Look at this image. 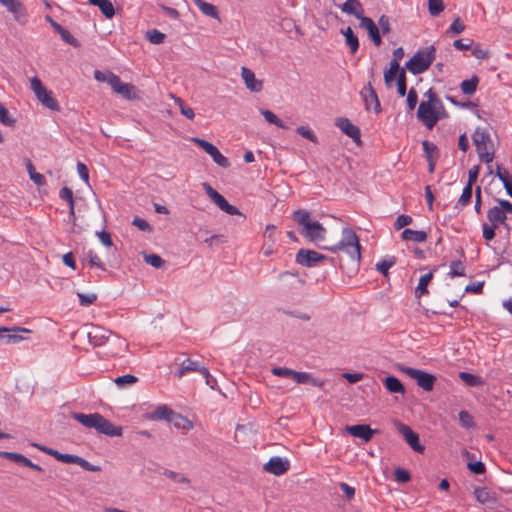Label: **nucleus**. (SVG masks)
Instances as JSON below:
<instances>
[{
    "instance_id": "obj_64",
    "label": "nucleus",
    "mask_w": 512,
    "mask_h": 512,
    "mask_svg": "<svg viewBox=\"0 0 512 512\" xmlns=\"http://www.w3.org/2000/svg\"><path fill=\"white\" fill-rule=\"evenodd\" d=\"M407 106L410 111L414 110L418 102V95L414 88H411L407 95Z\"/></svg>"
},
{
    "instance_id": "obj_45",
    "label": "nucleus",
    "mask_w": 512,
    "mask_h": 512,
    "mask_svg": "<svg viewBox=\"0 0 512 512\" xmlns=\"http://www.w3.org/2000/svg\"><path fill=\"white\" fill-rule=\"evenodd\" d=\"M261 114L268 123L273 124L279 128H285L283 121L279 119L272 111L262 109Z\"/></svg>"
},
{
    "instance_id": "obj_55",
    "label": "nucleus",
    "mask_w": 512,
    "mask_h": 512,
    "mask_svg": "<svg viewBox=\"0 0 512 512\" xmlns=\"http://www.w3.org/2000/svg\"><path fill=\"white\" fill-rule=\"evenodd\" d=\"M0 122L6 126H13L15 120L10 118L7 108L0 103Z\"/></svg>"
},
{
    "instance_id": "obj_4",
    "label": "nucleus",
    "mask_w": 512,
    "mask_h": 512,
    "mask_svg": "<svg viewBox=\"0 0 512 512\" xmlns=\"http://www.w3.org/2000/svg\"><path fill=\"white\" fill-rule=\"evenodd\" d=\"M88 339L90 344L95 347L110 344L112 347L108 350V353L112 356L119 354L127 346L123 339L102 327H93L88 332Z\"/></svg>"
},
{
    "instance_id": "obj_33",
    "label": "nucleus",
    "mask_w": 512,
    "mask_h": 512,
    "mask_svg": "<svg viewBox=\"0 0 512 512\" xmlns=\"http://www.w3.org/2000/svg\"><path fill=\"white\" fill-rule=\"evenodd\" d=\"M198 9L206 16L214 19H219V12L215 5L205 2L203 0H192Z\"/></svg>"
},
{
    "instance_id": "obj_11",
    "label": "nucleus",
    "mask_w": 512,
    "mask_h": 512,
    "mask_svg": "<svg viewBox=\"0 0 512 512\" xmlns=\"http://www.w3.org/2000/svg\"><path fill=\"white\" fill-rule=\"evenodd\" d=\"M280 232L276 226L268 224L263 233L262 253L265 257H269L277 252Z\"/></svg>"
},
{
    "instance_id": "obj_9",
    "label": "nucleus",
    "mask_w": 512,
    "mask_h": 512,
    "mask_svg": "<svg viewBox=\"0 0 512 512\" xmlns=\"http://www.w3.org/2000/svg\"><path fill=\"white\" fill-rule=\"evenodd\" d=\"M271 372L274 376L292 379L297 384L310 383L313 386L318 387L323 385L322 382L312 378V376L307 372H298L286 367H274L271 369Z\"/></svg>"
},
{
    "instance_id": "obj_22",
    "label": "nucleus",
    "mask_w": 512,
    "mask_h": 512,
    "mask_svg": "<svg viewBox=\"0 0 512 512\" xmlns=\"http://www.w3.org/2000/svg\"><path fill=\"white\" fill-rule=\"evenodd\" d=\"M399 432L405 438L408 445L416 452L423 453L425 447L420 444L419 435L414 432L409 426L400 424Z\"/></svg>"
},
{
    "instance_id": "obj_17",
    "label": "nucleus",
    "mask_w": 512,
    "mask_h": 512,
    "mask_svg": "<svg viewBox=\"0 0 512 512\" xmlns=\"http://www.w3.org/2000/svg\"><path fill=\"white\" fill-rule=\"evenodd\" d=\"M502 200H498L499 205L491 207L487 211V218L490 224H492L494 227H499L500 225H506V219L508 211L504 208L502 204Z\"/></svg>"
},
{
    "instance_id": "obj_1",
    "label": "nucleus",
    "mask_w": 512,
    "mask_h": 512,
    "mask_svg": "<svg viewBox=\"0 0 512 512\" xmlns=\"http://www.w3.org/2000/svg\"><path fill=\"white\" fill-rule=\"evenodd\" d=\"M322 249L336 253L342 251L350 259L359 264L361 259V245L357 234L349 227H345L341 232V240L330 245L322 246Z\"/></svg>"
},
{
    "instance_id": "obj_53",
    "label": "nucleus",
    "mask_w": 512,
    "mask_h": 512,
    "mask_svg": "<svg viewBox=\"0 0 512 512\" xmlns=\"http://www.w3.org/2000/svg\"><path fill=\"white\" fill-rule=\"evenodd\" d=\"M296 132L301 135L302 137L310 140L311 142L313 143H317V137L315 135V133L309 129L308 127L306 126H300L296 129Z\"/></svg>"
},
{
    "instance_id": "obj_57",
    "label": "nucleus",
    "mask_w": 512,
    "mask_h": 512,
    "mask_svg": "<svg viewBox=\"0 0 512 512\" xmlns=\"http://www.w3.org/2000/svg\"><path fill=\"white\" fill-rule=\"evenodd\" d=\"M397 91L401 97L405 96L406 94V75L404 70H401L398 75Z\"/></svg>"
},
{
    "instance_id": "obj_37",
    "label": "nucleus",
    "mask_w": 512,
    "mask_h": 512,
    "mask_svg": "<svg viewBox=\"0 0 512 512\" xmlns=\"http://www.w3.org/2000/svg\"><path fill=\"white\" fill-rule=\"evenodd\" d=\"M478 84H479L478 76L473 75L470 79H466L461 82L460 89L463 94L470 96L476 92Z\"/></svg>"
},
{
    "instance_id": "obj_23",
    "label": "nucleus",
    "mask_w": 512,
    "mask_h": 512,
    "mask_svg": "<svg viewBox=\"0 0 512 512\" xmlns=\"http://www.w3.org/2000/svg\"><path fill=\"white\" fill-rule=\"evenodd\" d=\"M360 27L367 31L375 46L379 47L382 44L379 28L371 18L366 16L361 18Z\"/></svg>"
},
{
    "instance_id": "obj_21",
    "label": "nucleus",
    "mask_w": 512,
    "mask_h": 512,
    "mask_svg": "<svg viewBox=\"0 0 512 512\" xmlns=\"http://www.w3.org/2000/svg\"><path fill=\"white\" fill-rule=\"evenodd\" d=\"M241 77L245 84V87L251 92L258 93L263 89V80L257 79L255 73L247 68H241Z\"/></svg>"
},
{
    "instance_id": "obj_59",
    "label": "nucleus",
    "mask_w": 512,
    "mask_h": 512,
    "mask_svg": "<svg viewBox=\"0 0 512 512\" xmlns=\"http://www.w3.org/2000/svg\"><path fill=\"white\" fill-rule=\"evenodd\" d=\"M412 221L413 219L411 216L402 214L396 218L394 227L396 230H400L403 227L410 225Z\"/></svg>"
},
{
    "instance_id": "obj_35",
    "label": "nucleus",
    "mask_w": 512,
    "mask_h": 512,
    "mask_svg": "<svg viewBox=\"0 0 512 512\" xmlns=\"http://www.w3.org/2000/svg\"><path fill=\"white\" fill-rule=\"evenodd\" d=\"M496 176L503 183L507 194L512 197V175L506 169H503L498 165L496 169Z\"/></svg>"
},
{
    "instance_id": "obj_49",
    "label": "nucleus",
    "mask_w": 512,
    "mask_h": 512,
    "mask_svg": "<svg viewBox=\"0 0 512 512\" xmlns=\"http://www.w3.org/2000/svg\"><path fill=\"white\" fill-rule=\"evenodd\" d=\"M146 37L152 44H161L165 39V34L157 29H152L146 33Z\"/></svg>"
},
{
    "instance_id": "obj_27",
    "label": "nucleus",
    "mask_w": 512,
    "mask_h": 512,
    "mask_svg": "<svg viewBox=\"0 0 512 512\" xmlns=\"http://www.w3.org/2000/svg\"><path fill=\"white\" fill-rule=\"evenodd\" d=\"M341 10L344 13L354 15L359 20L364 17L362 4L358 0H347L341 6Z\"/></svg>"
},
{
    "instance_id": "obj_39",
    "label": "nucleus",
    "mask_w": 512,
    "mask_h": 512,
    "mask_svg": "<svg viewBox=\"0 0 512 512\" xmlns=\"http://www.w3.org/2000/svg\"><path fill=\"white\" fill-rule=\"evenodd\" d=\"M400 66L396 62H390V67L384 72V80L387 86H391L395 78H398L400 73Z\"/></svg>"
},
{
    "instance_id": "obj_36",
    "label": "nucleus",
    "mask_w": 512,
    "mask_h": 512,
    "mask_svg": "<svg viewBox=\"0 0 512 512\" xmlns=\"http://www.w3.org/2000/svg\"><path fill=\"white\" fill-rule=\"evenodd\" d=\"M341 33L345 37L346 45L349 46L350 52L355 54L359 48V40L357 36L353 33L351 27H347L345 30H342Z\"/></svg>"
},
{
    "instance_id": "obj_14",
    "label": "nucleus",
    "mask_w": 512,
    "mask_h": 512,
    "mask_svg": "<svg viewBox=\"0 0 512 512\" xmlns=\"http://www.w3.org/2000/svg\"><path fill=\"white\" fill-rule=\"evenodd\" d=\"M192 142L197 144L200 148H202L208 155L211 156L213 161L223 168H228L230 166V162L227 157L221 154L216 146L209 143L208 141L194 137L192 138Z\"/></svg>"
},
{
    "instance_id": "obj_38",
    "label": "nucleus",
    "mask_w": 512,
    "mask_h": 512,
    "mask_svg": "<svg viewBox=\"0 0 512 512\" xmlns=\"http://www.w3.org/2000/svg\"><path fill=\"white\" fill-rule=\"evenodd\" d=\"M432 278H433L432 272H428V273L424 274L423 276H421L418 286L415 289L416 297L420 298L422 295L428 293L427 287H428L429 283L431 282Z\"/></svg>"
},
{
    "instance_id": "obj_24",
    "label": "nucleus",
    "mask_w": 512,
    "mask_h": 512,
    "mask_svg": "<svg viewBox=\"0 0 512 512\" xmlns=\"http://www.w3.org/2000/svg\"><path fill=\"white\" fill-rule=\"evenodd\" d=\"M346 431L357 438L364 440L365 442H369L374 434H376V430H373L369 425L366 424H358L347 426Z\"/></svg>"
},
{
    "instance_id": "obj_15",
    "label": "nucleus",
    "mask_w": 512,
    "mask_h": 512,
    "mask_svg": "<svg viewBox=\"0 0 512 512\" xmlns=\"http://www.w3.org/2000/svg\"><path fill=\"white\" fill-rule=\"evenodd\" d=\"M325 259V255L309 249H300L296 254V263L305 267L315 266Z\"/></svg>"
},
{
    "instance_id": "obj_31",
    "label": "nucleus",
    "mask_w": 512,
    "mask_h": 512,
    "mask_svg": "<svg viewBox=\"0 0 512 512\" xmlns=\"http://www.w3.org/2000/svg\"><path fill=\"white\" fill-rule=\"evenodd\" d=\"M89 4L97 6L102 14L111 19L115 15V9L110 0H88Z\"/></svg>"
},
{
    "instance_id": "obj_5",
    "label": "nucleus",
    "mask_w": 512,
    "mask_h": 512,
    "mask_svg": "<svg viewBox=\"0 0 512 512\" xmlns=\"http://www.w3.org/2000/svg\"><path fill=\"white\" fill-rule=\"evenodd\" d=\"M476 151L481 162L489 164L493 161L495 151L489 132L484 128H476L472 135Z\"/></svg>"
},
{
    "instance_id": "obj_44",
    "label": "nucleus",
    "mask_w": 512,
    "mask_h": 512,
    "mask_svg": "<svg viewBox=\"0 0 512 512\" xmlns=\"http://www.w3.org/2000/svg\"><path fill=\"white\" fill-rule=\"evenodd\" d=\"M471 55L477 59L484 60L490 57V51L484 48L480 44L473 45L471 47Z\"/></svg>"
},
{
    "instance_id": "obj_32",
    "label": "nucleus",
    "mask_w": 512,
    "mask_h": 512,
    "mask_svg": "<svg viewBox=\"0 0 512 512\" xmlns=\"http://www.w3.org/2000/svg\"><path fill=\"white\" fill-rule=\"evenodd\" d=\"M204 366L200 364L198 361H192L190 359H186L181 363V367L176 374V377L178 379L182 378L185 373L187 372H201V369H203Z\"/></svg>"
},
{
    "instance_id": "obj_19",
    "label": "nucleus",
    "mask_w": 512,
    "mask_h": 512,
    "mask_svg": "<svg viewBox=\"0 0 512 512\" xmlns=\"http://www.w3.org/2000/svg\"><path fill=\"white\" fill-rule=\"evenodd\" d=\"M335 125L347 136L352 138L355 143L360 144L361 143V133L360 129L350 122L347 118H337Z\"/></svg>"
},
{
    "instance_id": "obj_12",
    "label": "nucleus",
    "mask_w": 512,
    "mask_h": 512,
    "mask_svg": "<svg viewBox=\"0 0 512 512\" xmlns=\"http://www.w3.org/2000/svg\"><path fill=\"white\" fill-rule=\"evenodd\" d=\"M0 4L13 15L14 20L19 25L25 26L28 23V11L20 0H0Z\"/></svg>"
},
{
    "instance_id": "obj_6",
    "label": "nucleus",
    "mask_w": 512,
    "mask_h": 512,
    "mask_svg": "<svg viewBox=\"0 0 512 512\" xmlns=\"http://www.w3.org/2000/svg\"><path fill=\"white\" fill-rule=\"evenodd\" d=\"M446 115L444 105L421 102L417 110V118L427 129L431 130Z\"/></svg>"
},
{
    "instance_id": "obj_46",
    "label": "nucleus",
    "mask_w": 512,
    "mask_h": 512,
    "mask_svg": "<svg viewBox=\"0 0 512 512\" xmlns=\"http://www.w3.org/2000/svg\"><path fill=\"white\" fill-rule=\"evenodd\" d=\"M0 456L17 463H20L22 465H26L28 458L25 457L22 454L15 453V452H6V451H0Z\"/></svg>"
},
{
    "instance_id": "obj_40",
    "label": "nucleus",
    "mask_w": 512,
    "mask_h": 512,
    "mask_svg": "<svg viewBox=\"0 0 512 512\" xmlns=\"http://www.w3.org/2000/svg\"><path fill=\"white\" fill-rule=\"evenodd\" d=\"M86 258L88 260V264L90 267H95L103 271L106 270L104 262L101 260V258L97 255L95 251L89 250L86 253Z\"/></svg>"
},
{
    "instance_id": "obj_7",
    "label": "nucleus",
    "mask_w": 512,
    "mask_h": 512,
    "mask_svg": "<svg viewBox=\"0 0 512 512\" xmlns=\"http://www.w3.org/2000/svg\"><path fill=\"white\" fill-rule=\"evenodd\" d=\"M436 49L429 46L418 50L406 63V68L412 74H420L426 71L435 59Z\"/></svg>"
},
{
    "instance_id": "obj_41",
    "label": "nucleus",
    "mask_w": 512,
    "mask_h": 512,
    "mask_svg": "<svg viewBox=\"0 0 512 512\" xmlns=\"http://www.w3.org/2000/svg\"><path fill=\"white\" fill-rule=\"evenodd\" d=\"M59 197L65 201L68 202L69 205V214L71 216H74L75 210H74V198H73V192L68 187H63L59 192Z\"/></svg>"
},
{
    "instance_id": "obj_13",
    "label": "nucleus",
    "mask_w": 512,
    "mask_h": 512,
    "mask_svg": "<svg viewBox=\"0 0 512 512\" xmlns=\"http://www.w3.org/2000/svg\"><path fill=\"white\" fill-rule=\"evenodd\" d=\"M203 188L208 197L217 205L222 211L229 215H240V211L237 207L228 203V201L217 192L210 184L203 183Z\"/></svg>"
},
{
    "instance_id": "obj_34",
    "label": "nucleus",
    "mask_w": 512,
    "mask_h": 512,
    "mask_svg": "<svg viewBox=\"0 0 512 512\" xmlns=\"http://www.w3.org/2000/svg\"><path fill=\"white\" fill-rule=\"evenodd\" d=\"M383 384H384L385 388L390 393H399V394H404L405 393L404 385L400 382V380L398 378H396L394 376L386 377L383 380Z\"/></svg>"
},
{
    "instance_id": "obj_52",
    "label": "nucleus",
    "mask_w": 512,
    "mask_h": 512,
    "mask_svg": "<svg viewBox=\"0 0 512 512\" xmlns=\"http://www.w3.org/2000/svg\"><path fill=\"white\" fill-rule=\"evenodd\" d=\"M58 33L60 34L63 41H65L66 43L74 47H77L79 45L78 41L71 35V33L67 29L59 27Z\"/></svg>"
},
{
    "instance_id": "obj_47",
    "label": "nucleus",
    "mask_w": 512,
    "mask_h": 512,
    "mask_svg": "<svg viewBox=\"0 0 512 512\" xmlns=\"http://www.w3.org/2000/svg\"><path fill=\"white\" fill-rule=\"evenodd\" d=\"M444 9L442 0H428V10L431 16H438Z\"/></svg>"
},
{
    "instance_id": "obj_20",
    "label": "nucleus",
    "mask_w": 512,
    "mask_h": 512,
    "mask_svg": "<svg viewBox=\"0 0 512 512\" xmlns=\"http://www.w3.org/2000/svg\"><path fill=\"white\" fill-rule=\"evenodd\" d=\"M290 467L289 461L281 457L275 456L269 459L264 465V470L276 476L285 474Z\"/></svg>"
},
{
    "instance_id": "obj_16",
    "label": "nucleus",
    "mask_w": 512,
    "mask_h": 512,
    "mask_svg": "<svg viewBox=\"0 0 512 512\" xmlns=\"http://www.w3.org/2000/svg\"><path fill=\"white\" fill-rule=\"evenodd\" d=\"M110 80V87L115 93L128 100L137 98L135 87L132 84L122 82L118 75L111 76Z\"/></svg>"
},
{
    "instance_id": "obj_61",
    "label": "nucleus",
    "mask_w": 512,
    "mask_h": 512,
    "mask_svg": "<svg viewBox=\"0 0 512 512\" xmlns=\"http://www.w3.org/2000/svg\"><path fill=\"white\" fill-rule=\"evenodd\" d=\"M424 97L427 98V100H423V102L436 105H443L441 99L437 96L436 92L432 88L428 89L425 92Z\"/></svg>"
},
{
    "instance_id": "obj_2",
    "label": "nucleus",
    "mask_w": 512,
    "mask_h": 512,
    "mask_svg": "<svg viewBox=\"0 0 512 512\" xmlns=\"http://www.w3.org/2000/svg\"><path fill=\"white\" fill-rule=\"evenodd\" d=\"M293 219L299 224V233L310 242L319 243L325 240L326 229L318 221L311 220L310 213L297 210Z\"/></svg>"
},
{
    "instance_id": "obj_54",
    "label": "nucleus",
    "mask_w": 512,
    "mask_h": 512,
    "mask_svg": "<svg viewBox=\"0 0 512 512\" xmlns=\"http://www.w3.org/2000/svg\"><path fill=\"white\" fill-rule=\"evenodd\" d=\"M77 296L80 301V305L83 307H87L91 304H93L97 300V295L94 293L91 294H84V293H77Z\"/></svg>"
},
{
    "instance_id": "obj_10",
    "label": "nucleus",
    "mask_w": 512,
    "mask_h": 512,
    "mask_svg": "<svg viewBox=\"0 0 512 512\" xmlns=\"http://www.w3.org/2000/svg\"><path fill=\"white\" fill-rule=\"evenodd\" d=\"M399 369L411 379H414L417 382V385L423 390L429 392L433 389L436 381V377L434 375L408 366H400Z\"/></svg>"
},
{
    "instance_id": "obj_60",
    "label": "nucleus",
    "mask_w": 512,
    "mask_h": 512,
    "mask_svg": "<svg viewBox=\"0 0 512 512\" xmlns=\"http://www.w3.org/2000/svg\"><path fill=\"white\" fill-rule=\"evenodd\" d=\"M459 421L463 427L471 428L474 425L473 417L467 411H461L459 413Z\"/></svg>"
},
{
    "instance_id": "obj_48",
    "label": "nucleus",
    "mask_w": 512,
    "mask_h": 512,
    "mask_svg": "<svg viewBox=\"0 0 512 512\" xmlns=\"http://www.w3.org/2000/svg\"><path fill=\"white\" fill-rule=\"evenodd\" d=\"M472 187L473 186H469V185H466L464 187L462 194L457 201L458 206L465 207L470 203L471 198H472V191H473Z\"/></svg>"
},
{
    "instance_id": "obj_56",
    "label": "nucleus",
    "mask_w": 512,
    "mask_h": 512,
    "mask_svg": "<svg viewBox=\"0 0 512 512\" xmlns=\"http://www.w3.org/2000/svg\"><path fill=\"white\" fill-rule=\"evenodd\" d=\"M176 103L179 106L181 114L184 115L186 118L192 120L195 117L193 109L191 107L186 106L182 99L177 98Z\"/></svg>"
},
{
    "instance_id": "obj_62",
    "label": "nucleus",
    "mask_w": 512,
    "mask_h": 512,
    "mask_svg": "<svg viewBox=\"0 0 512 512\" xmlns=\"http://www.w3.org/2000/svg\"><path fill=\"white\" fill-rule=\"evenodd\" d=\"M459 376L469 386H477L480 384L479 378L468 372H461Z\"/></svg>"
},
{
    "instance_id": "obj_3",
    "label": "nucleus",
    "mask_w": 512,
    "mask_h": 512,
    "mask_svg": "<svg viewBox=\"0 0 512 512\" xmlns=\"http://www.w3.org/2000/svg\"><path fill=\"white\" fill-rule=\"evenodd\" d=\"M73 419L87 428H94L97 432L107 436H121L122 427L113 425L99 413H74Z\"/></svg>"
},
{
    "instance_id": "obj_28",
    "label": "nucleus",
    "mask_w": 512,
    "mask_h": 512,
    "mask_svg": "<svg viewBox=\"0 0 512 512\" xmlns=\"http://www.w3.org/2000/svg\"><path fill=\"white\" fill-rule=\"evenodd\" d=\"M174 411L166 405L158 406L154 411L146 415L149 420H166L170 422Z\"/></svg>"
},
{
    "instance_id": "obj_58",
    "label": "nucleus",
    "mask_w": 512,
    "mask_h": 512,
    "mask_svg": "<svg viewBox=\"0 0 512 512\" xmlns=\"http://www.w3.org/2000/svg\"><path fill=\"white\" fill-rule=\"evenodd\" d=\"M465 30L464 23L460 20L459 17H457L453 23L450 25L449 29L447 30V33L450 34H460Z\"/></svg>"
},
{
    "instance_id": "obj_43",
    "label": "nucleus",
    "mask_w": 512,
    "mask_h": 512,
    "mask_svg": "<svg viewBox=\"0 0 512 512\" xmlns=\"http://www.w3.org/2000/svg\"><path fill=\"white\" fill-rule=\"evenodd\" d=\"M396 263L395 257H387L376 264V269L383 275H387L389 269Z\"/></svg>"
},
{
    "instance_id": "obj_25",
    "label": "nucleus",
    "mask_w": 512,
    "mask_h": 512,
    "mask_svg": "<svg viewBox=\"0 0 512 512\" xmlns=\"http://www.w3.org/2000/svg\"><path fill=\"white\" fill-rule=\"evenodd\" d=\"M34 447L39 449L40 451L54 457L57 461L67 464H77L78 456L72 455V454H64L60 453L57 450H54L52 448L40 445V444H33Z\"/></svg>"
},
{
    "instance_id": "obj_51",
    "label": "nucleus",
    "mask_w": 512,
    "mask_h": 512,
    "mask_svg": "<svg viewBox=\"0 0 512 512\" xmlns=\"http://www.w3.org/2000/svg\"><path fill=\"white\" fill-rule=\"evenodd\" d=\"M144 261L155 268H160L164 264V260L157 254L145 255Z\"/></svg>"
},
{
    "instance_id": "obj_42",
    "label": "nucleus",
    "mask_w": 512,
    "mask_h": 512,
    "mask_svg": "<svg viewBox=\"0 0 512 512\" xmlns=\"http://www.w3.org/2000/svg\"><path fill=\"white\" fill-rule=\"evenodd\" d=\"M422 147L427 160L438 158V149L434 143L425 140L422 142Z\"/></svg>"
},
{
    "instance_id": "obj_29",
    "label": "nucleus",
    "mask_w": 512,
    "mask_h": 512,
    "mask_svg": "<svg viewBox=\"0 0 512 512\" xmlns=\"http://www.w3.org/2000/svg\"><path fill=\"white\" fill-rule=\"evenodd\" d=\"M401 237L405 241L422 243V242L426 241L427 233L422 230H412V229L406 228L403 230Z\"/></svg>"
},
{
    "instance_id": "obj_26",
    "label": "nucleus",
    "mask_w": 512,
    "mask_h": 512,
    "mask_svg": "<svg viewBox=\"0 0 512 512\" xmlns=\"http://www.w3.org/2000/svg\"><path fill=\"white\" fill-rule=\"evenodd\" d=\"M16 332L29 333L30 330L14 326L12 328L0 327V337L6 341V343H18L23 340V337L15 334Z\"/></svg>"
},
{
    "instance_id": "obj_50",
    "label": "nucleus",
    "mask_w": 512,
    "mask_h": 512,
    "mask_svg": "<svg viewBox=\"0 0 512 512\" xmlns=\"http://www.w3.org/2000/svg\"><path fill=\"white\" fill-rule=\"evenodd\" d=\"M449 275L451 277L464 276L465 268L461 261H453L450 265Z\"/></svg>"
},
{
    "instance_id": "obj_18",
    "label": "nucleus",
    "mask_w": 512,
    "mask_h": 512,
    "mask_svg": "<svg viewBox=\"0 0 512 512\" xmlns=\"http://www.w3.org/2000/svg\"><path fill=\"white\" fill-rule=\"evenodd\" d=\"M361 95L363 97L366 110L373 111L375 113L381 112V105L378 96L370 84L362 89Z\"/></svg>"
},
{
    "instance_id": "obj_30",
    "label": "nucleus",
    "mask_w": 512,
    "mask_h": 512,
    "mask_svg": "<svg viewBox=\"0 0 512 512\" xmlns=\"http://www.w3.org/2000/svg\"><path fill=\"white\" fill-rule=\"evenodd\" d=\"M170 423H172L176 429L183 431H189L194 427L192 421H190L187 417L176 412H174L172 417L170 418Z\"/></svg>"
},
{
    "instance_id": "obj_63",
    "label": "nucleus",
    "mask_w": 512,
    "mask_h": 512,
    "mask_svg": "<svg viewBox=\"0 0 512 512\" xmlns=\"http://www.w3.org/2000/svg\"><path fill=\"white\" fill-rule=\"evenodd\" d=\"M395 479L398 482L406 483L411 479L410 473L403 468H396L394 471Z\"/></svg>"
},
{
    "instance_id": "obj_8",
    "label": "nucleus",
    "mask_w": 512,
    "mask_h": 512,
    "mask_svg": "<svg viewBox=\"0 0 512 512\" xmlns=\"http://www.w3.org/2000/svg\"><path fill=\"white\" fill-rule=\"evenodd\" d=\"M30 88L34 92L38 101L46 108L52 111H59L60 106L58 101L53 97V93L47 90L42 84L41 80L37 77L30 79Z\"/></svg>"
}]
</instances>
